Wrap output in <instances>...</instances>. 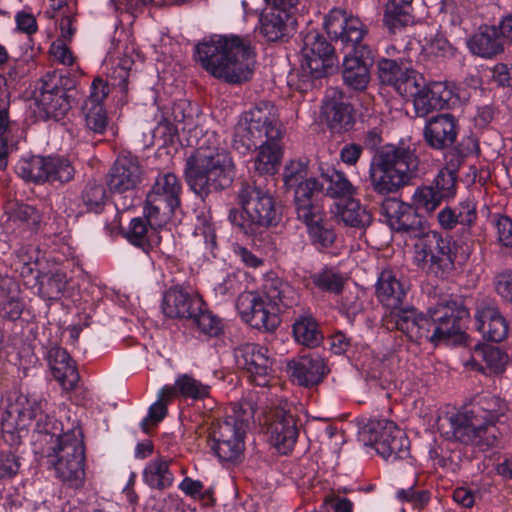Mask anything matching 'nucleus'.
Masks as SVG:
<instances>
[{
    "label": "nucleus",
    "mask_w": 512,
    "mask_h": 512,
    "mask_svg": "<svg viewBox=\"0 0 512 512\" xmlns=\"http://www.w3.org/2000/svg\"><path fill=\"white\" fill-rule=\"evenodd\" d=\"M420 160L409 148L385 147L369 165L363 198L378 208L380 221L396 232L418 237L423 218L412 204L392 197L418 176Z\"/></svg>",
    "instance_id": "nucleus-1"
},
{
    "label": "nucleus",
    "mask_w": 512,
    "mask_h": 512,
    "mask_svg": "<svg viewBox=\"0 0 512 512\" xmlns=\"http://www.w3.org/2000/svg\"><path fill=\"white\" fill-rule=\"evenodd\" d=\"M48 405L43 394H20L15 403L8 406L2 418L6 427L23 428L29 421L39 416L36 429L50 436L47 441L48 463L55 469L57 477L70 487L83 484L85 475V445L80 427L75 426L64 432L63 424L53 416L44 414Z\"/></svg>",
    "instance_id": "nucleus-2"
},
{
    "label": "nucleus",
    "mask_w": 512,
    "mask_h": 512,
    "mask_svg": "<svg viewBox=\"0 0 512 512\" xmlns=\"http://www.w3.org/2000/svg\"><path fill=\"white\" fill-rule=\"evenodd\" d=\"M470 318L462 301L441 300L425 314L405 302L384 311L382 327L389 332H399L407 341L438 345L454 337H461Z\"/></svg>",
    "instance_id": "nucleus-3"
},
{
    "label": "nucleus",
    "mask_w": 512,
    "mask_h": 512,
    "mask_svg": "<svg viewBox=\"0 0 512 512\" xmlns=\"http://www.w3.org/2000/svg\"><path fill=\"white\" fill-rule=\"evenodd\" d=\"M324 27L327 35L341 49H349L342 63L344 85L353 91H365L371 80V68L374 64V50L363 42L367 30L362 21L355 16H347L340 9H333L325 17Z\"/></svg>",
    "instance_id": "nucleus-4"
},
{
    "label": "nucleus",
    "mask_w": 512,
    "mask_h": 512,
    "mask_svg": "<svg viewBox=\"0 0 512 512\" xmlns=\"http://www.w3.org/2000/svg\"><path fill=\"white\" fill-rule=\"evenodd\" d=\"M282 133L266 108L259 106L244 112L234 128L233 147L241 154L259 149L254 170L259 176H273L283 156Z\"/></svg>",
    "instance_id": "nucleus-5"
},
{
    "label": "nucleus",
    "mask_w": 512,
    "mask_h": 512,
    "mask_svg": "<svg viewBox=\"0 0 512 512\" xmlns=\"http://www.w3.org/2000/svg\"><path fill=\"white\" fill-rule=\"evenodd\" d=\"M505 417V404L496 396L481 395L448 417L451 437L481 451L498 445L502 436L499 424Z\"/></svg>",
    "instance_id": "nucleus-6"
},
{
    "label": "nucleus",
    "mask_w": 512,
    "mask_h": 512,
    "mask_svg": "<svg viewBox=\"0 0 512 512\" xmlns=\"http://www.w3.org/2000/svg\"><path fill=\"white\" fill-rule=\"evenodd\" d=\"M195 57L207 72L229 84H241L252 78L250 43L237 35L204 39L196 45Z\"/></svg>",
    "instance_id": "nucleus-7"
},
{
    "label": "nucleus",
    "mask_w": 512,
    "mask_h": 512,
    "mask_svg": "<svg viewBox=\"0 0 512 512\" xmlns=\"http://www.w3.org/2000/svg\"><path fill=\"white\" fill-rule=\"evenodd\" d=\"M234 200L236 206L229 210L228 220L247 237H256L282 220L281 204L256 180L240 181Z\"/></svg>",
    "instance_id": "nucleus-8"
},
{
    "label": "nucleus",
    "mask_w": 512,
    "mask_h": 512,
    "mask_svg": "<svg viewBox=\"0 0 512 512\" xmlns=\"http://www.w3.org/2000/svg\"><path fill=\"white\" fill-rule=\"evenodd\" d=\"M297 302L294 288L275 272L266 274L261 292H248L237 301L241 318L252 328L274 331L280 324L279 314Z\"/></svg>",
    "instance_id": "nucleus-9"
},
{
    "label": "nucleus",
    "mask_w": 512,
    "mask_h": 512,
    "mask_svg": "<svg viewBox=\"0 0 512 512\" xmlns=\"http://www.w3.org/2000/svg\"><path fill=\"white\" fill-rule=\"evenodd\" d=\"M235 176V164L225 149H204L200 146L186 161L187 183L202 200L211 193L228 189Z\"/></svg>",
    "instance_id": "nucleus-10"
},
{
    "label": "nucleus",
    "mask_w": 512,
    "mask_h": 512,
    "mask_svg": "<svg viewBox=\"0 0 512 512\" xmlns=\"http://www.w3.org/2000/svg\"><path fill=\"white\" fill-rule=\"evenodd\" d=\"M456 242L449 236L430 231L415 244V264L428 277L449 279L455 271Z\"/></svg>",
    "instance_id": "nucleus-11"
},
{
    "label": "nucleus",
    "mask_w": 512,
    "mask_h": 512,
    "mask_svg": "<svg viewBox=\"0 0 512 512\" xmlns=\"http://www.w3.org/2000/svg\"><path fill=\"white\" fill-rule=\"evenodd\" d=\"M78 73L62 69L47 72L41 78L36 104L40 117L60 121L71 109V92L76 89Z\"/></svg>",
    "instance_id": "nucleus-12"
},
{
    "label": "nucleus",
    "mask_w": 512,
    "mask_h": 512,
    "mask_svg": "<svg viewBox=\"0 0 512 512\" xmlns=\"http://www.w3.org/2000/svg\"><path fill=\"white\" fill-rule=\"evenodd\" d=\"M358 439L365 446L373 447L385 460L394 462L410 456V440L393 421L371 418L358 429Z\"/></svg>",
    "instance_id": "nucleus-13"
},
{
    "label": "nucleus",
    "mask_w": 512,
    "mask_h": 512,
    "mask_svg": "<svg viewBox=\"0 0 512 512\" xmlns=\"http://www.w3.org/2000/svg\"><path fill=\"white\" fill-rule=\"evenodd\" d=\"M182 184L172 172H161L146 195L143 214L150 225L162 226L181 206Z\"/></svg>",
    "instance_id": "nucleus-14"
},
{
    "label": "nucleus",
    "mask_w": 512,
    "mask_h": 512,
    "mask_svg": "<svg viewBox=\"0 0 512 512\" xmlns=\"http://www.w3.org/2000/svg\"><path fill=\"white\" fill-rule=\"evenodd\" d=\"M248 427V419L233 414L211 428L208 444L220 462L238 464L242 461Z\"/></svg>",
    "instance_id": "nucleus-15"
},
{
    "label": "nucleus",
    "mask_w": 512,
    "mask_h": 512,
    "mask_svg": "<svg viewBox=\"0 0 512 512\" xmlns=\"http://www.w3.org/2000/svg\"><path fill=\"white\" fill-rule=\"evenodd\" d=\"M15 173L26 182L36 185L68 183L75 174L71 162L59 155L22 156L15 165Z\"/></svg>",
    "instance_id": "nucleus-16"
},
{
    "label": "nucleus",
    "mask_w": 512,
    "mask_h": 512,
    "mask_svg": "<svg viewBox=\"0 0 512 512\" xmlns=\"http://www.w3.org/2000/svg\"><path fill=\"white\" fill-rule=\"evenodd\" d=\"M237 367L250 384L268 387L274 379L275 359L269 349L258 343H244L234 350Z\"/></svg>",
    "instance_id": "nucleus-17"
},
{
    "label": "nucleus",
    "mask_w": 512,
    "mask_h": 512,
    "mask_svg": "<svg viewBox=\"0 0 512 512\" xmlns=\"http://www.w3.org/2000/svg\"><path fill=\"white\" fill-rule=\"evenodd\" d=\"M282 181L287 195L292 196L294 210L321 200L323 183L309 176L307 160H292L285 165Z\"/></svg>",
    "instance_id": "nucleus-18"
},
{
    "label": "nucleus",
    "mask_w": 512,
    "mask_h": 512,
    "mask_svg": "<svg viewBox=\"0 0 512 512\" xmlns=\"http://www.w3.org/2000/svg\"><path fill=\"white\" fill-rule=\"evenodd\" d=\"M475 330L486 342L501 343L508 338L510 322L491 299L478 300L473 313Z\"/></svg>",
    "instance_id": "nucleus-19"
},
{
    "label": "nucleus",
    "mask_w": 512,
    "mask_h": 512,
    "mask_svg": "<svg viewBox=\"0 0 512 512\" xmlns=\"http://www.w3.org/2000/svg\"><path fill=\"white\" fill-rule=\"evenodd\" d=\"M411 84V92L407 91L402 97L413 98L416 116L426 117L434 110H442L449 107L452 91L444 83H426L423 75L418 74Z\"/></svg>",
    "instance_id": "nucleus-20"
},
{
    "label": "nucleus",
    "mask_w": 512,
    "mask_h": 512,
    "mask_svg": "<svg viewBox=\"0 0 512 512\" xmlns=\"http://www.w3.org/2000/svg\"><path fill=\"white\" fill-rule=\"evenodd\" d=\"M297 219L306 226L310 243L319 252L331 248L337 238L333 225L325 219L321 200L295 210Z\"/></svg>",
    "instance_id": "nucleus-21"
},
{
    "label": "nucleus",
    "mask_w": 512,
    "mask_h": 512,
    "mask_svg": "<svg viewBox=\"0 0 512 512\" xmlns=\"http://www.w3.org/2000/svg\"><path fill=\"white\" fill-rule=\"evenodd\" d=\"M269 442L282 454H289L299 437L298 419L285 407L275 408L267 418Z\"/></svg>",
    "instance_id": "nucleus-22"
},
{
    "label": "nucleus",
    "mask_w": 512,
    "mask_h": 512,
    "mask_svg": "<svg viewBox=\"0 0 512 512\" xmlns=\"http://www.w3.org/2000/svg\"><path fill=\"white\" fill-rule=\"evenodd\" d=\"M330 40L335 43L331 38ZM337 46L327 41L322 34L310 32L303 39L302 61L308 67L316 65L318 69L332 75L338 68V57L335 53Z\"/></svg>",
    "instance_id": "nucleus-23"
},
{
    "label": "nucleus",
    "mask_w": 512,
    "mask_h": 512,
    "mask_svg": "<svg viewBox=\"0 0 512 512\" xmlns=\"http://www.w3.org/2000/svg\"><path fill=\"white\" fill-rule=\"evenodd\" d=\"M322 114L332 133L341 134L351 131L356 123L354 106L343 92L333 90L326 96L322 106Z\"/></svg>",
    "instance_id": "nucleus-24"
},
{
    "label": "nucleus",
    "mask_w": 512,
    "mask_h": 512,
    "mask_svg": "<svg viewBox=\"0 0 512 512\" xmlns=\"http://www.w3.org/2000/svg\"><path fill=\"white\" fill-rule=\"evenodd\" d=\"M287 372L299 386L313 387L324 380L329 369L320 354L309 352L288 361Z\"/></svg>",
    "instance_id": "nucleus-25"
},
{
    "label": "nucleus",
    "mask_w": 512,
    "mask_h": 512,
    "mask_svg": "<svg viewBox=\"0 0 512 512\" xmlns=\"http://www.w3.org/2000/svg\"><path fill=\"white\" fill-rule=\"evenodd\" d=\"M459 133L458 119L450 113H441L427 119L423 128L425 143L434 150L452 147Z\"/></svg>",
    "instance_id": "nucleus-26"
},
{
    "label": "nucleus",
    "mask_w": 512,
    "mask_h": 512,
    "mask_svg": "<svg viewBox=\"0 0 512 512\" xmlns=\"http://www.w3.org/2000/svg\"><path fill=\"white\" fill-rule=\"evenodd\" d=\"M201 306H204L202 298L182 286H173L163 295L162 312L171 319L191 320L195 313H199Z\"/></svg>",
    "instance_id": "nucleus-27"
},
{
    "label": "nucleus",
    "mask_w": 512,
    "mask_h": 512,
    "mask_svg": "<svg viewBox=\"0 0 512 512\" xmlns=\"http://www.w3.org/2000/svg\"><path fill=\"white\" fill-rule=\"evenodd\" d=\"M478 219L477 203L473 198L460 200L455 205H447L437 214L440 227L451 231L457 227L463 234H470Z\"/></svg>",
    "instance_id": "nucleus-28"
},
{
    "label": "nucleus",
    "mask_w": 512,
    "mask_h": 512,
    "mask_svg": "<svg viewBox=\"0 0 512 512\" xmlns=\"http://www.w3.org/2000/svg\"><path fill=\"white\" fill-rule=\"evenodd\" d=\"M141 173L136 157L119 156L107 174L106 183L111 193L122 194L140 183Z\"/></svg>",
    "instance_id": "nucleus-29"
},
{
    "label": "nucleus",
    "mask_w": 512,
    "mask_h": 512,
    "mask_svg": "<svg viewBox=\"0 0 512 512\" xmlns=\"http://www.w3.org/2000/svg\"><path fill=\"white\" fill-rule=\"evenodd\" d=\"M419 73L401 59L382 57L377 61V75L382 85L391 86L400 96L411 92V83Z\"/></svg>",
    "instance_id": "nucleus-30"
},
{
    "label": "nucleus",
    "mask_w": 512,
    "mask_h": 512,
    "mask_svg": "<svg viewBox=\"0 0 512 512\" xmlns=\"http://www.w3.org/2000/svg\"><path fill=\"white\" fill-rule=\"evenodd\" d=\"M46 357L54 378L65 391H73L77 388L80 374L76 362L71 358L66 349L58 345H50Z\"/></svg>",
    "instance_id": "nucleus-31"
},
{
    "label": "nucleus",
    "mask_w": 512,
    "mask_h": 512,
    "mask_svg": "<svg viewBox=\"0 0 512 512\" xmlns=\"http://www.w3.org/2000/svg\"><path fill=\"white\" fill-rule=\"evenodd\" d=\"M260 33L269 42L283 40L289 36L296 23L294 13L285 12L284 9L268 8L259 18Z\"/></svg>",
    "instance_id": "nucleus-32"
},
{
    "label": "nucleus",
    "mask_w": 512,
    "mask_h": 512,
    "mask_svg": "<svg viewBox=\"0 0 512 512\" xmlns=\"http://www.w3.org/2000/svg\"><path fill=\"white\" fill-rule=\"evenodd\" d=\"M375 295L384 311L405 302L407 289L391 269L382 270L375 284Z\"/></svg>",
    "instance_id": "nucleus-33"
},
{
    "label": "nucleus",
    "mask_w": 512,
    "mask_h": 512,
    "mask_svg": "<svg viewBox=\"0 0 512 512\" xmlns=\"http://www.w3.org/2000/svg\"><path fill=\"white\" fill-rule=\"evenodd\" d=\"M469 51L481 58L490 59L504 51V43L496 26H481L467 39Z\"/></svg>",
    "instance_id": "nucleus-34"
},
{
    "label": "nucleus",
    "mask_w": 512,
    "mask_h": 512,
    "mask_svg": "<svg viewBox=\"0 0 512 512\" xmlns=\"http://www.w3.org/2000/svg\"><path fill=\"white\" fill-rule=\"evenodd\" d=\"M345 282L346 279L339 270L331 266H324L318 271L311 272L303 280V285L312 293L339 295L344 289Z\"/></svg>",
    "instance_id": "nucleus-35"
},
{
    "label": "nucleus",
    "mask_w": 512,
    "mask_h": 512,
    "mask_svg": "<svg viewBox=\"0 0 512 512\" xmlns=\"http://www.w3.org/2000/svg\"><path fill=\"white\" fill-rule=\"evenodd\" d=\"M320 182L323 183V193L333 199L352 198L356 194V187L350 182L345 173L335 167L321 163L319 165Z\"/></svg>",
    "instance_id": "nucleus-36"
},
{
    "label": "nucleus",
    "mask_w": 512,
    "mask_h": 512,
    "mask_svg": "<svg viewBox=\"0 0 512 512\" xmlns=\"http://www.w3.org/2000/svg\"><path fill=\"white\" fill-rule=\"evenodd\" d=\"M480 154L479 141L473 136L463 137L459 143L453 146L445 155V168L458 174L461 167L468 165L473 173L477 169L471 160L477 159Z\"/></svg>",
    "instance_id": "nucleus-37"
},
{
    "label": "nucleus",
    "mask_w": 512,
    "mask_h": 512,
    "mask_svg": "<svg viewBox=\"0 0 512 512\" xmlns=\"http://www.w3.org/2000/svg\"><path fill=\"white\" fill-rule=\"evenodd\" d=\"M375 205L368 202V205H363L360 200L355 198L347 199L342 205H338V218L345 226L365 230L373 222L372 210Z\"/></svg>",
    "instance_id": "nucleus-38"
},
{
    "label": "nucleus",
    "mask_w": 512,
    "mask_h": 512,
    "mask_svg": "<svg viewBox=\"0 0 512 512\" xmlns=\"http://www.w3.org/2000/svg\"><path fill=\"white\" fill-rule=\"evenodd\" d=\"M292 333L297 344L309 349L321 346L324 341L320 324L311 313H303L295 317Z\"/></svg>",
    "instance_id": "nucleus-39"
},
{
    "label": "nucleus",
    "mask_w": 512,
    "mask_h": 512,
    "mask_svg": "<svg viewBox=\"0 0 512 512\" xmlns=\"http://www.w3.org/2000/svg\"><path fill=\"white\" fill-rule=\"evenodd\" d=\"M10 103L0 105V168L7 166V157L10 148L17 149L23 131L17 122L9 117Z\"/></svg>",
    "instance_id": "nucleus-40"
},
{
    "label": "nucleus",
    "mask_w": 512,
    "mask_h": 512,
    "mask_svg": "<svg viewBox=\"0 0 512 512\" xmlns=\"http://www.w3.org/2000/svg\"><path fill=\"white\" fill-rule=\"evenodd\" d=\"M171 459L159 456L149 461L143 469V482L151 489L165 490L173 485L174 474L170 470Z\"/></svg>",
    "instance_id": "nucleus-41"
},
{
    "label": "nucleus",
    "mask_w": 512,
    "mask_h": 512,
    "mask_svg": "<svg viewBox=\"0 0 512 512\" xmlns=\"http://www.w3.org/2000/svg\"><path fill=\"white\" fill-rule=\"evenodd\" d=\"M157 227L159 226L150 225L145 216L144 218L135 217L130 221L125 238L133 246L148 253L159 242V236L156 233Z\"/></svg>",
    "instance_id": "nucleus-42"
},
{
    "label": "nucleus",
    "mask_w": 512,
    "mask_h": 512,
    "mask_svg": "<svg viewBox=\"0 0 512 512\" xmlns=\"http://www.w3.org/2000/svg\"><path fill=\"white\" fill-rule=\"evenodd\" d=\"M414 22L412 0H388L385 5L383 23L392 33L402 30Z\"/></svg>",
    "instance_id": "nucleus-43"
},
{
    "label": "nucleus",
    "mask_w": 512,
    "mask_h": 512,
    "mask_svg": "<svg viewBox=\"0 0 512 512\" xmlns=\"http://www.w3.org/2000/svg\"><path fill=\"white\" fill-rule=\"evenodd\" d=\"M330 74L324 70L318 69V66L308 67L305 61H301L300 70L296 74H291L288 79V84L291 89L306 94L313 90H318L323 85V80Z\"/></svg>",
    "instance_id": "nucleus-44"
},
{
    "label": "nucleus",
    "mask_w": 512,
    "mask_h": 512,
    "mask_svg": "<svg viewBox=\"0 0 512 512\" xmlns=\"http://www.w3.org/2000/svg\"><path fill=\"white\" fill-rule=\"evenodd\" d=\"M107 202L106 188L97 181H88L80 195L79 207L87 213L101 214Z\"/></svg>",
    "instance_id": "nucleus-45"
},
{
    "label": "nucleus",
    "mask_w": 512,
    "mask_h": 512,
    "mask_svg": "<svg viewBox=\"0 0 512 512\" xmlns=\"http://www.w3.org/2000/svg\"><path fill=\"white\" fill-rule=\"evenodd\" d=\"M474 353L483 360L489 373L502 374L505 371L508 356L499 347L488 344H478L475 347Z\"/></svg>",
    "instance_id": "nucleus-46"
},
{
    "label": "nucleus",
    "mask_w": 512,
    "mask_h": 512,
    "mask_svg": "<svg viewBox=\"0 0 512 512\" xmlns=\"http://www.w3.org/2000/svg\"><path fill=\"white\" fill-rule=\"evenodd\" d=\"M176 388L179 397L192 399L194 401L203 400L210 395L211 387L203 384L189 374H179L176 377Z\"/></svg>",
    "instance_id": "nucleus-47"
},
{
    "label": "nucleus",
    "mask_w": 512,
    "mask_h": 512,
    "mask_svg": "<svg viewBox=\"0 0 512 512\" xmlns=\"http://www.w3.org/2000/svg\"><path fill=\"white\" fill-rule=\"evenodd\" d=\"M198 330L208 337H219L224 332L223 320L213 314L206 306H201L199 313L190 320Z\"/></svg>",
    "instance_id": "nucleus-48"
},
{
    "label": "nucleus",
    "mask_w": 512,
    "mask_h": 512,
    "mask_svg": "<svg viewBox=\"0 0 512 512\" xmlns=\"http://www.w3.org/2000/svg\"><path fill=\"white\" fill-rule=\"evenodd\" d=\"M85 126L95 134H104L108 126V114L104 104L83 103Z\"/></svg>",
    "instance_id": "nucleus-49"
},
{
    "label": "nucleus",
    "mask_w": 512,
    "mask_h": 512,
    "mask_svg": "<svg viewBox=\"0 0 512 512\" xmlns=\"http://www.w3.org/2000/svg\"><path fill=\"white\" fill-rule=\"evenodd\" d=\"M444 202L430 184L417 187L412 195V205L416 211L434 212Z\"/></svg>",
    "instance_id": "nucleus-50"
},
{
    "label": "nucleus",
    "mask_w": 512,
    "mask_h": 512,
    "mask_svg": "<svg viewBox=\"0 0 512 512\" xmlns=\"http://www.w3.org/2000/svg\"><path fill=\"white\" fill-rule=\"evenodd\" d=\"M458 174L443 167L439 170L430 185L438 193L444 202L455 198L457 194Z\"/></svg>",
    "instance_id": "nucleus-51"
},
{
    "label": "nucleus",
    "mask_w": 512,
    "mask_h": 512,
    "mask_svg": "<svg viewBox=\"0 0 512 512\" xmlns=\"http://www.w3.org/2000/svg\"><path fill=\"white\" fill-rule=\"evenodd\" d=\"M24 309V303L17 292L0 290V317L9 321L18 320Z\"/></svg>",
    "instance_id": "nucleus-52"
},
{
    "label": "nucleus",
    "mask_w": 512,
    "mask_h": 512,
    "mask_svg": "<svg viewBox=\"0 0 512 512\" xmlns=\"http://www.w3.org/2000/svg\"><path fill=\"white\" fill-rule=\"evenodd\" d=\"M61 274H52L43 277L38 283V294L48 301L59 300L65 290L66 281Z\"/></svg>",
    "instance_id": "nucleus-53"
},
{
    "label": "nucleus",
    "mask_w": 512,
    "mask_h": 512,
    "mask_svg": "<svg viewBox=\"0 0 512 512\" xmlns=\"http://www.w3.org/2000/svg\"><path fill=\"white\" fill-rule=\"evenodd\" d=\"M491 225L495 230L497 244L503 248H512V218L495 213L492 215Z\"/></svg>",
    "instance_id": "nucleus-54"
},
{
    "label": "nucleus",
    "mask_w": 512,
    "mask_h": 512,
    "mask_svg": "<svg viewBox=\"0 0 512 512\" xmlns=\"http://www.w3.org/2000/svg\"><path fill=\"white\" fill-rule=\"evenodd\" d=\"M162 114L170 121L177 124L181 130H185L186 125H191L193 123L190 103L186 100L174 102L171 107L167 108V110L162 112Z\"/></svg>",
    "instance_id": "nucleus-55"
},
{
    "label": "nucleus",
    "mask_w": 512,
    "mask_h": 512,
    "mask_svg": "<svg viewBox=\"0 0 512 512\" xmlns=\"http://www.w3.org/2000/svg\"><path fill=\"white\" fill-rule=\"evenodd\" d=\"M382 132H383L382 128L373 127L363 133L362 147L374 152L372 158H374L379 151H381L385 147H389V146L396 147V148H409L416 154L415 147H412L411 145L405 146V145L387 144V145L381 146V144L383 142ZM372 160L373 159H371V161Z\"/></svg>",
    "instance_id": "nucleus-56"
},
{
    "label": "nucleus",
    "mask_w": 512,
    "mask_h": 512,
    "mask_svg": "<svg viewBox=\"0 0 512 512\" xmlns=\"http://www.w3.org/2000/svg\"><path fill=\"white\" fill-rule=\"evenodd\" d=\"M168 413L165 402L157 400L148 408L147 415L141 420L140 428L144 433H148L151 425H158L164 420Z\"/></svg>",
    "instance_id": "nucleus-57"
},
{
    "label": "nucleus",
    "mask_w": 512,
    "mask_h": 512,
    "mask_svg": "<svg viewBox=\"0 0 512 512\" xmlns=\"http://www.w3.org/2000/svg\"><path fill=\"white\" fill-rule=\"evenodd\" d=\"M180 127L177 126L173 121H170L166 116L162 114L161 120L154 129L153 137L161 138L163 144L174 143L175 139L178 138Z\"/></svg>",
    "instance_id": "nucleus-58"
},
{
    "label": "nucleus",
    "mask_w": 512,
    "mask_h": 512,
    "mask_svg": "<svg viewBox=\"0 0 512 512\" xmlns=\"http://www.w3.org/2000/svg\"><path fill=\"white\" fill-rule=\"evenodd\" d=\"M429 455L434 465L443 468L446 472L456 473L460 468L459 462L454 459V455L447 450L431 449Z\"/></svg>",
    "instance_id": "nucleus-59"
},
{
    "label": "nucleus",
    "mask_w": 512,
    "mask_h": 512,
    "mask_svg": "<svg viewBox=\"0 0 512 512\" xmlns=\"http://www.w3.org/2000/svg\"><path fill=\"white\" fill-rule=\"evenodd\" d=\"M109 93L110 87L108 81L102 77H96L90 85L89 96L85 99L84 103L104 104V100Z\"/></svg>",
    "instance_id": "nucleus-60"
},
{
    "label": "nucleus",
    "mask_w": 512,
    "mask_h": 512,
    "mask_svg": "<svg viewBox=\"0 0 512 512\" xmlns=\"http://www.w3.org/2000/svg\"><path fill=\"white\" fill-rule=\"evenodd\" d=\"M19 468L18 457L13 452L0 450V480L14 477Z\"/></svg>",
    "instance_id": "nucleus-61"
},
{
    "label": "nucleus",
    "mask_w": 512,
    "mask_h": 512,
    "mask_svg": "<svg viewBox=\"0 0 512 512\" xmlns=\"http://www.w3.org/2000/svg\"><path fill=\"white\" fill-rule=\"evenodd\" d=\"M8 63L10 65L8 75L12 80L22 79L35 67L32 56L24 58L11 57Z\"/></svg>",
    "instance_id": "nucleus-62"
},
{
    "label": "nucleus",
    "mask_w": 512,
    "mask_h": 512,
    "mask_svg": "<svg viewBox=\"0 0 512 512\" xmlns=\"http://www.w3.org/2000/svg\"><path fill=\"white\" fill-rule=\"evenodd\" d=\"M12 217L15 220L20 221L21 223H25L28 226L36 225L40 221V217L38 211L35 207L20 203L17 204L13 210Z\"/></svg>",
    "instance_id": "nucleus-63"
},
{
    "label": "nucleus",
    "mask_w": 512,
    "mask_h": 512,
    "mask_svg": "<svg viewBox=\"0 0 512 512\" xmlns=\"http://www.w3.org/2000/svg\"><path fill=\"white\" fill-rule=\"evenodd\" d=\"M494 286L497 295L512 306V273L498 275Z\"/></svg>",
    "instance_id": "nucleus-64"
}]
</instances>
